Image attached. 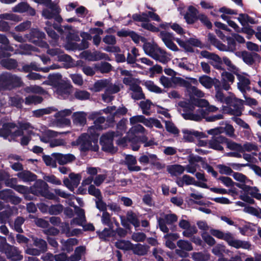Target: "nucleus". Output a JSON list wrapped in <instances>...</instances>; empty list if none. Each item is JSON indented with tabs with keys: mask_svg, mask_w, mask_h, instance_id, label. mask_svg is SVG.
Instances as JSON below:
<instances>
[{
	"mask_svg": "<svg viewBox=\"0 0 261 261\" xmlns=\"http://www.w3.org/2000/svg\"><path fill=\"white\" fill-rule=\"evenodd\" d=\"M178 111L186 120L199 121L211 112H216L218 108L210 105L205 99L195 100L194 105L185 101L179 103Z\"/></svg>",
	"mask_w": 261,
	"mask_h": 261,
	"instance_id": "f257e3e1",
	"label": "nucleus"
},
{
	"mask_svg": "<svg viewBox=\"0 0 261 261\" xmlns=\"http://www.w3.org/2000/svg\"><path fill=\"white\" fill-rule=\"evenodd\" d=\"M210 232L213 236L225 241L228 244L236 249L242 248L251 250V244L249 242L236 239L230 232L224 233L219 230L212 229Z\"/></svg>",
	"mask_w": 261,
	"mask_h": 261,
	"instance_id": "f03ea898",
	"label": "nucleus"
},
{
	"mask_svg": "<svg viewBox=\"0 0 261 261\" xmlns=\"http://www.w3.org/2000/svg\"><path fill=\"white\" fill-rule=\"evenodd\" d=\"M154 12L155 11H148L142 13L140 14H135L133 15L132 18L135 21L142 22L141 27L144 29L152 32H158L159 31V28L149 23V18L158 22L161 21L160 16L157 14L155 13Z\"/></svg>",
	"mask_w": 261,
	"mask_h": 261,
	"instance_id": "7ed1b4c3",
	"label": "nucleus"
},
{
	"mask_svg": "<svg viewBox=\"0 0 261 261\" xmlns=\"http://www.w3.org/2000/svg\"><path fill=\"white\" fill-rule=\"evenodd\" d=\"M0 252L5 253L12 261L21 260L23 258L18 248L8 244L6 238L2 236H0Z\"/></svg>",
	"mask_w": 261,
	"mask_h": 261,
	"instance_id": "20e7f679",
	"label": "nucleus"
},
{
	"mask_svg": "<svg viewBox=\"0 0 261 261\" xmlns=\"http://www.w3.org/2000/svg\"><path fill=\"white\" fill-rule=\"evenodd\" d=\"M67 132L59 133L57 132L51 130L49 129H45L42 131V135L39 136L40 140L41 142L49 144V146L51 148L58 146L65 145L66 142L64 140L62 139H56L50 140L51 138L56 137L59 135L66 134Z\"/></svg>",
	"mask_w": 261,
	"mask_h": 261,
	"instance_id": "39448f33",
	"label": "nucleus"
},
{
	"mask_svg": "<svg viewBox=\"0 0 261 261\" xmlns=\"http://www.w3.org/2000/svg\"><path fill=\"white\" fill-rule=\"evenodd\" d=\"M77 144L80 146L81 150L83 151H96L99 148L97 141L92 139L88 134H83L79 137L77 140Z\"/></svg>",
	"mask_w": 261,
	"mask_h": 261,
	"instance_id": "423d86ee",
	"label": "nucleus"
},
{
	"mask_svg": "<svg viewBox=\"0 0 261 261\" xmlns=\"http://www.w3.org/2000/svg\"><path fill=\"white\" fill-rule=\"evenodd\" d=\"M117 135L114 132H109L101 136L100 142L103 150L112 153L116 151L113 141L114 137Z\"/></svg>",
	"mask_w": 261,
	"mask_h": 261,
	"instance_id": "0eeeda50",
	"label": "nucleus"
},
{
	"mask_svg": "<svg viewBox=\"0 0 261 261\" xmlns=\"http://www.w3.org/2000/svg\"><path fill=\"white\" fill-rule=\"evenodd\" d=\"M230 106L228 112L231 115L240 116L242 114V110L244 104V101L237 98L233 96H230V100L229 103H227Z\"/></svg>",
	"mask_w": 261,
	"mask_h": 261,
	"instance_id": "6e6552de",
	"label": "nucleus"
},
{
	"mask_svg": "<svg viewBox=\"0 0 261 261\" xmlns=\"http://www.w3.org/2000/svg\"><path fill=\"white\" fill-rule=\"evenodd\" d=\"M177 220V217L174 214H167L164 218H159L158 220V225L160 230L164 233L169 232V228L167 224H171Z\"/></svg>",
	"mask_w": 261,
	"mask_h": 261,
	"instance_id": "1a4fd4ad",
	"label": "nucleus"
},
{
	"mask_svg": "<svg viewBox=\"0 0 261 261\" xmlns=\"http://www.w3.org/2000/svg\"><path fill=\"white\" fill-rule=\"evenodd\" d=\"M200 55L202 57L210 60V64L215 68L217 69H222V60L218 55L207 50H202L200 53Z\"/></svg>",
	"mask_w": 261,
	"mask_h": 261,
	"instance_id": "9d476101",
	"label": "nucleus"
},
{
	"mask_svg": "<svg viewBox=\"0 0 261 261\" xmlns=\"http://www.w3.org/2000/svg\"><path fill=\"white\" fill-rule=\"evenodd\" d=\"M236 55L241 58L243 61L249 65H252L256 61H259L260 58L256 53H250L246 51H238L235 53Z\"/></svg>",
	"mask_w": 261,
	"mask_h": 261,
	"instance_id": "9b49d317",
	"label": "nucleus"
},
{
	"mask_svg": "<svg viewBox=\"0 0 261 261\" xmlns=\"http://www.w3.org/2000/svg\"><path fill=\"white\" fill-rule=\"evenodd\" d=\"M226 138L223 136H213L208 142L210 148L218 151H223L224 148L222 144L225 143Z\"/></svg>",
	"mask_w": 261,
	"mask_h": 261,
	"instance_id": "f8f14e48",
	"label": "nucleus"
},
{
	"mask_svg": "<svg viewBox=\"0 0 261 261\" xmlns=\"http://www.w3.org/2000/svg\"><path fill=\"white\" fill-rule=\"evenodd\" d=\"M51 156L55 159L60 165H65L72 162L75 160V157L72 154H63L60 153H53Z\"/></svg>",
	"mask_w": 261,
	"mask_h": 261,
	"instance_id": "ddd939ff",
	"label": "nucleus"
},
{
	"mask_svg": "<svg viewBox=\"0 0 261 261\" xmlns=\"http://www.w3.org/2000/svg\"><path fill=\"white\" fill-rule=\"evenodd\" d=\"M30 35L31 37L30 38V40L32 42L35 44L40 43V45L42 47H48V44L46 42H39V40L44 38L45 37V34L42 32H41L37 29H32L31 31Z\"/></svg>",
	"mask_w": 261,
	"mask_h": 261,
	"instance_id": "4468645a",
	"label": "nucleus"
},
{
	"mask_svg": "<svg viewBox=\"0 0 261 261\" xmlns=\"http://www.w3.org/2000/svg\"><path fill=\"white\" fill-rule=\"evenodd\" d=\"M61 9L59 6L55 3L46 7L44 8L42 11V16L45 19H53V17L55 14L57 13H60Z\"/></svg>",
	"mask_w": 261,
	"mask_h": 261,
	"instance_id": "2eb2a0df",
	"label": "nucleus"
},
{
	"mask_svg": "<svg viewBox=\"0 0 261 261\" xmlns=\"http://www.w3.org/2000/svg\"><path fill=\"white\" fill-rule=\"evenodd\" d=\"M182 133L184 138L189 142L194 141L195 138H202L206 137V136L203 133L194 130L185 129L182 130Z\"/></svg>",
	"mask_w": 261,
	"mask_h": 261,
	"instance_id": "dca6fc26",
	"label": "nucleus"
},
{
	"mask_svg": "<svg viewBox=\"0 0 261 261\" xmlns=\"http://www.w3.org/2000/svg\"><path fill=\"white\" fill-rule=\"evenodd\" d=\"M71 87L69 84L64 82L56 88V93L60 98H65L70 94Z\"/></svg>",
	"mask_w": 261,
	"mask_h": 261,
	"instance_id": "f3484780",
	"label": "nucleus"
},
{
	"mask_svg": "<svg viewBox=\"0 0 261 261\" xmlns=\"http://www.w3.org/2000/svg\"><path fill=\"white\" fill-rule=\"evenodd\" d=\"M152 58L162 63H166L170 60L169 54L159 46Z\"/></svg>",
	"mask_w": 261,
	"mask_h": 261,
	"instance_id": "a211bd4d",
	"label": "nucleus"
},
{
	"mask_svg": "<svg viewBox=\"0 0 261 261\" xmlns=\"http://www.w3.org/2000/svg\"><path fill=\"white\" fill-rule=\"evenodd\" d=\"M64 82L62 79V75L59 73H56L49 74L48 76V81H44L43 84L51 85L57 88Z\"/></svg>",
	"mask_w": 261,
	"mask_h": 261,
	"instance_id": "6ab92c4d",
	"label": "nucleus"
},
{
	"mask_svg": "<svg viewBox=\"0 0 261 261\" xmlns=\"http://www.w3.org/2000/svg\"><path fill=\"white\" fill-rule=\"evenodd\" d=\"M61 243L62 245L61 250L70 253L73 251V246L77 244L78 241L75 238H70L66 240H62Z\"/></svg>",
	"mask_w": 261,
	"mask_h": 261,
	"instance_id": "aec40b11",
	"label": "nucleus"
},
{
	"mask_svg": "<svg viewBox=\"0 0 261 261\" xmlns=\"http://www.w3.org/2000/svg\"><path fill=\"white\" fill-rule=\"evenodd\" d=\"M137 161L135 156L132 155H127L125 158V164L127 165L130 171H139L141 168L137 166Z\"/></svg>",
	"mask_w": 261,
	"mask_h": 261,
	"instance_id": "412c9836",
	"label": "nucleus"
},
{
	"mask_svg": "<svg viewBox=\"0 0 261 261\" xmlns=\"http://www.w3.org/2000/svg\"><path fill=\"white\" fill-rule=\"evenodd\" d=\"M103 111L106 114H110L113 117L115 116H119L123 115L127 112V109L124 107H120L116 109L115 106L108 107L107 108L103 110Z\"/></svg>",
	"mask_w": 261,
	"mask_h": 261,
	"instance_id": "4be33fe9",
	"label": "nucleus"
},
{
	"mask_svg": "<svg viewBox=\"0 0 261 261\" xmlns=\"http://www.w3.org/2000/svg\"><path fill=\"white\" fill-rule=\"evenodd\" d=\"M130 91V95L131 97L136 100L144 99L145 96L143 92L142 88L137 84L134 87H133L129 90Z\"/></svg>",
	"mask_w": 261,
	"mask_h": 261,
	"instance_id": "5701e85b",
	"label": "nucleus"
},
{
	"mask_svg": "<svg viewBox=\"0 0 261 261\" xmlns=\"http://www.w3.org/2000/svg\"><path fill=\"white\" fill-rule=\"evenodd\" d=\"M149 247L141 244H133L132 250L135 254L143 256L147 254Z\"/></svg>",
	"mask_w": 261,
	"mask_h": 261,
	"instance_id": "b1692460",
	"label": "nucleus"
},
{
	"mask_svg": "<svg viewBox=\"0 0 261 261\" xmlns=\"http://www.w3.org/2000/svg\"><path fill=\"white\" fill-rule=\"evenodd\" d=\"M118 34L119 36H130L132 40L136 43H139L140 41L143 43L146 41V39L145 37L139 36L133 31H123L119 32Z\"/></svg>",
	"mask_w": 261,
	"mask_h": 261,
	"instance_id": "393cba45",
	"label": "nucleus"
},
{
	"mask_svg": "<svg viewBox=\"0 0 261 261\" xmlns=\"http://www.w3.org/2000/svg\"><path fill=\"white\" fill-rule=\"evenodd\" d=\"M237 77L239 80L238 87L240 91L243 92L250 89V82L247 77L241 74H237Z\"/></svg>",
	"mask_w": 261,
	"mask_h": 261,
	"instance_id": "a878e982",
	"label": "nucleus"
},
{
	"mask_svg": "<svg viewBox=\"0 0 261 261\" xmlns=\"http://www.w3.org/2000/svg\"><path fill=\"white\" fill-rule=\"evenodd\" d=\"M186 91L191 99L194 97L202 98L204 96V93L201 90L192 86L191 83L186 88Z\"/></svg>",
	"mask_w": 261,
	"mask_h": 261,
	"instance_id": "bb28decb",
	"label": "nucleus"
},
{
	"mask_svg": "<svg viewBox=\"0 0 261 261\" xmlns=\"http://www.w3.org/2000/svg\"><path fill=\"white\" fill-rule=\"evenodd\" d=\"M158 47V45L154 42H148L146 41L143 45V48L145 53L151 58Z\"/></svg>",
	"mask_w": 261,
	"mask_h": 261,
	"instance_id": "cd10ccee",
	"label": "nucleus"
},
{
	"mask_svg": "<svg viewBox=\"0 0 261 261\" xmlns=\"http://www.w3.org/2000/svg\"><path fill=\"white\" fill-rule=\"evenodd\" d=\"M74 123L83 125L86 123V114L83 112H75L72 115Z\"/></svg>",
	"mask_w": 261,
	"mask_h": 261,
	"instance_id": "c85d7f7f",
	"label": "nucleus"
},
{
	"mask_svg": "<svg viewBox=\"0 0 261 261\" xmlns=\"http://www.w3.org/2000/svg\"><path fill=\"white\" fill-rule=\"evenodd\" d=\"M36 184L37 187L40 186L42 189L40 191L42 195L49 199H54L55 198V195L53 193L47 191L48 186L45 181L41 180Z\"/></svg>",
	"mask_w": 261,
	"mask_h": 261,
	"instance_id": "c756f323",
	"label": "nucleus"
},
{
	"mask_svg": "<svg viewBox=\"0 0 261 261\" xmlns=\"http://www.w3.org/2000/svg\"><path fill=\"white\" fill-rule=\"evenodd\" d=\"M85 247L79 246L76 247L74 254L69 257L68 261H79L81 260L82 255L85 254Z\"/></svg>",
	"mask_w": 261,
	"mask_h": 261,
	"instance_id": "7c9ffc66",
	"label": "nucleus"
},
{
	"mask_svg": "<svg viewBox=\"0 0 261 261\" xmlns=\"http://www.w3.org/2000/svg\"><path fill=\"white\" fill-rule=\"evenodd\" d=\"M17 176L24 182L34 181L36 178L34 174L28 170H23L18 173Z\"/></svg>",
	"mask_w": 261,
	"mask_h": 261,
	"instance_id": "2f4dec72",
	"label": "nucleus"
},
{
	"mask_svg": "<svg viewBox=\"0 0 261 261\" xmlns=\"http://www.w3.org/2000/svg\"><path fill=\"white\" fill-rule=\"evenodd\" d=\"M16 127L15 124L13 123H5L0 129V136L6 138L12 132V129Z\"/></svg>",
	"mask_w": 261,
	"mask_h": 261,
	"instance_id": "473e14b6",
	"label": "nucleus"
},
{
	"mask_svg": "<svg viewBox=\"0 0 261 261\" xmlns=\"http://www.w3.org/2000/svg\"><path fill=\"white\" fill-rule=\"evenodd\" d=\"M185 170V167L180 165H173L167 167L168 172L172 176L180 175Z\"/></svg>",
	"mask_w": 261,
	"mask_h": 261,
	"instance_id": "72a5a7b5",
	"label": "nucleus"
},
{
	"mask_svg": "<svg viewBox=\"0 0 261 261\" xmlns=\"http://www.w3.org/2000/svg\"><path fill=\"white\" fill-rule=\"evenodd\" d=\"M33 245L37 247L41 253H43L47 251V245L45 241L42 239L33 237Z\"/></svg>",
	"mask_w": 261,
	"mask_h": 261,
	"instance_id": "f704fd0d",
	"label": "nucleus"
},
{
	"mask_svg": "<svg viewBox=\"0 0 261 261\" xmlns=\"http://www.w3.org/2000/svg\"><path fill=\"white\" fill-rule=\"evenodd\" d=\"M9 78V73H5L0 75V89L11 88Z\"/></svg>",
	"mask_w": 261,
	"mask_h": 261,
	"instance_id": "c9c22d12",
	"label": "nucleus"
},
{
	"mask_svg": "<svg viewBox=\"0 0 261 261\" xmlns=\"http://www.w3.org/2000/svg\"><path fill=\"white\" fill-rule=\"evenodd\" d=\"M126 220L136 228L140 226L138 216L132 211L127 212L126 216Z\"/></svg>",
	"mask_w": 261,
	"mask_h": 261,
	"instance_id": "e433bc0d",
	"label": "nucleus"
},
{
	"mask_svg": "<svg viewBox=\"0 0 261 261\" xmlns=\"http://www.w3.org/2000/svg\"><path fill=\"white\" fill-rule=\"evenodd\" d=\"M116 247L124 251L132 250L133 244L129 241L118 240L115 243Z\"/></svg>",
	"mask_w": 261,
	"mask_h": 261,
	"instance_id": "4c0bfd02",
	"label": "nucleus"
},
{
	"mask_svg": "<svg viewBox=\"0 0 261 261\" xmlns=\"http://www.w3.org/2000/svg\"><path fill=\"white\" fill-rule=\"evenodd\" d=\"M123 87V86L121 84H112L109 80L108 85L107 86V88L106 89V90L107 92L113 94L119 92L121 89H122Z\"/></svg>",
	"mask_w": 261,
	"mask_h": 261,
	"instance_id": "58836bf2",
	"label": "nucleus"
},
{
	"mask_svg": "<svg viewBox=\"0 0 261 261\" xmlns=\"http://www.w3.org/2000/svg\"><path fill=\"white\" fill-rule=\"evenodd\" d=\"M199 83L205 88L210 89L214 85V80L207 75H202L199 78Z\"/></svg>",
	"mask_w": 261,
	"mask_h": 261,
	"instance_id": "ea45409f",
	"label": "nucleus"
},
{
	"mask_svg": "<svg viewBox=\"0 0 261 261\" xmlns=\"http://www.w3.org/2000/svg\"><path fill=\"white\" fill-rule=\"evenodd\" d=\"M129 121L132 125H134L138 123H142L145 126L149 125L148 119H146L143 115H137L132 117L129 118Z\"/></svg>",
	"mask_w": 261,
	"mask_h": 261,
	"instance_id": "a19ab883",
	"label": "nucleus"
},
{
	"mask_svg": "<svg viewBox=\"0 0 261 261\" xmlns=\"http://www.w3.org/2000/svg\"><path fill=\"white\" fill-rule=\"evenodd\" d=\"M192 257L195 261H207L210 258V255L206 252H193Z\"/></svg>",
	"mask_w": 261,
	"mask_h": 261,
	"instance_id": "79ce46f5",
	"label": "nucleus"
},
{
	"mask_svg": "<svg viewBox=\"0 0 261 261\" xmlns=\"http://www.w3.org/2000/svg\"><path fill=\"white\" fill-rule=\"evenodd\" d=\"M0 19L18 22L21 20V18L13 13H6L0 14Z\"/></svg>",
	"mask_w": 261,
	"mask_h": 261,
	"instance_id": "37998d69",
	"label": "nucleus"
},
{
	"mask_svg": "<svg viewBox=\"0 0 261 261\" xmlns=\"http://www.w3.org/2000/svg\"><path fill=\"white\" fill-rule=\"evenodd\" d=\"M238 19L243 26H245L248 23H255L254 19L246 14H239Z\"/></svg>",
	"mask_w": 261,
	"mask_h": 261,
	"instance_id": "c03bdc74",
	"label": "nucleus"
},
{
	"mask_svg": "<svg viewBox=\"0 0 261 261\" xmlns=\"http://www.w3.org/2000/svg\"><path fill=\"white\" fill-rule=\"evenodd\" d=\"M115 221V218H112L110 214L107 211L103 212L101 216V222L103 224L109 227H113V222Z\"/></svg>",
	"mask_w": 261,
	"mask_h": 261,
	"instance_id": "a18cd8bd",
	"label": "nucleus"
},
{
	"mask_svg": "<svg viewBox=\"0 0 261 261\" xmlns=\"http://www.w3.org/2000/svg\"><path fill=\"white\" fill-rule=\"evenodd\" d=\"M225 144L226 145L227 148L230 150L241 152L243 149L241 144L236 143L233 141L228 140L227 138Z\"/></svg>",
	"mask_w": 261,
	"mask_h": 261,
	"instance_id": "49530a36",
	"label": "nucleus"
},
{
	"mask_svg": "<svg viewBox=\"0 0 261 261\" xmlns=\"http://www.w3.org/2000/svg\"><path fill=\"white\" fill-rule=\"evenodd\" d=\"M144 86L146 88L150 91L154 92L156 93H161L164 90L161 88L155 85L152 82L150 81H147L144 82Z\"/></svg>",
	"mask_w": 261,
	"mask_h": 261,
	"instance_id": "de8ad7c7",
	"label": "nucleus"
},
{
	"mask_svg": "<svg viewBox=\"0 0 261 261\" xmlns=\"http://www.w3.org/2000/svg\"><path fill=\"white\" fill-rule=\"evenodd\" d=\"M1 65L8 69H12L17 67V63L16 60L12 59H3L1 62Z\"/></svg>",
	"mask_w": 261,
	"mask_h": 261,
	"instance_id": "09e8293b",
	"label": "nucleus"
},
{
	"mask_svg": "<svg viewBox=\"0 0 261 261\" xmlns=\"http://www.w3.org/2000/svg\"><path fill=\"white\" fill-rule=\"evenodd\" d=\"M109 80L107 79L100 80L95 83L94 89L95 92H99L103 89H107Z\"/></svg>",
	"mask_w": 261,
	"mask_h": 261,
	"instance_id": "8fccbe9b",
	"label": "nucleus"
},
{
	"mask_svg": "<svg viewBox=\"0 0 261 261\" xmlns=\"http://www.w3.org/2000/svg\"><path fill=\"white\" fill-rule=\"evenodd\" d=\"M123 83L125 85L129 86V89H131L133 87L135 86L137 84H139L138 79L133 77V75L129 77H124L123 79Z\"/></svg>",
	"mask_w": 261,
	"mask_h": 261,
	"instance_id": "3c124183",
	"label": "nucleus"
},
{
	"mask_svg": "<svg viewBox=\"0 0 261 261\" xmlns=\"http://www.w3.org/2000/svg\"><path fill=\"white\" fill-rule=\"evenodd\" d=\"M152 105V102L149 99H147L144 101H141L139 103V106L141 108L143 113L146 115H150L149 110H150Z\"/></svg>",
	"mask_w": 261,
	"mask_h": 261,
	"instance_id": "603ef678",
	"label": "nucleus"
},
{
	"mask_svg": "<svg viewBox=\"0 0 261 261\" xmlns=\"http://www.w3.org/2000/svg\"><path fill=\"white\" fill-rule=\"evenodd\" d=\"M43 99L41 97L36 95H30L25 98V103L26 105L37 104L42 102Z\"/></svg>",
	"mask_w": 261,
	"mask_h": 261,
	"instance_id": "864d4df0",
	"label": "nucleus"
},
{
	"mask_svg": "<svg viewBox=\"0 0 261 261\" xmlns=\"http://www.w3.org/2000/svg\"><path fill=\"white\" fill-rule=\"evenodd\" d=\"M28 4L25 2L18 3L12 8V11L15 13H23L26 12V9L28 8Z\"/></svg>",
	"mask_w": 261,
	"mask_h": 261,
	"instance_id": "5fc2aeb1",
	"label": "nucleus"
},
{
	"mask_svg": "<svg viewBox=\"0 0 261 261\" xmlns=\"http://www.w3.org/2000/svg\"><path fill=\"white\" fill-rule=\"evenodd\" d=\"M174 40L176 41V42L180 47H182L184 49L186 52H194V49L193 47L189 43L188 40L187 41H182L179 38H176Z\"/></svg>",
	"mask_w": 261,
	"mask_h": 261,
	"instance_id": "6e6d98bb",
	"label": "nucleus"
},
{
	"mask_svg": "<svg viewBox=\"0 0 261 261\" xmlns=\"http://www.w3.org/2000/svg\"><path fill=\"white\" fill-rule=\"evenodd\" d=\"M95 67L102 73H108L112 69V66L107 62H102L100 64L95 65Z\"/></svg>",
	"mask_w": 261,
	"mask_h": 261,
	"instance_id": "4d7b16f0",
	"label": "nucleus"
},
{
	"mask_svg": "<svg viewBox=\"0 0 261 261\" xmlns=\"http://www.w3.org/2000/svg\"><path fill=\"white\" fill-rule=\"evenodd\" d=\"M177 246L181 249L190 251L193 250V247L190 242L188 241L180 240L177 242Z\"/></svg>",
	"mask_w": 261,
	"mask_h": 261,
	"instance_id": "13d9d810",
	"label": "nucleus"
},
{
	"mask_svg": "<svg viewBox=\"0 0 261 261\" xmlns=\"http://www.w3.org/2000/svg\"><path fill=\"white\" fill-rule=\"evenodd\" d=\"M56 110L52 107L45 109H41L33 111V114L36 117H40L45 114H50L53 111H56Z\"/></svg>",
	"mask_w": 261,
	"mask_h": 261,
	"instance_id": "bf43d9fd",
	"label": "nucleus"
},
{
	"mask_svg": "<svg viewBox=\"0 0 261 261\" xmlns=\"http://www.w3.org/2000/svg\"><path fill=\"white\" fill-rule=\"evenodd\" d=\"M74 95L76 99L81 100L88 99L90 96V94L85 90H77L75 92Z\"/></svg>",
	"mask_w": 261,
	"mask_h": 261,
	"instance_id": "052dcab7",
	"label": "nucleus"
},
{
	"mask_svg": "<svg viewBox=\"0 0 261 261\" xmlns=\"http://www.w3.org/2000/svg\"><path fill=\"white\" fill-rule=\"evenodd\" d=\"M242 150L241 152H244L245 151L250 152L251 151H258V148L257 146L254 143L246 142L243 145H242Z\"/></svg>",
	"mask_w": 261,
	"mask_h": 261,
	"instance_id": "680f3d73",
	"label": "nucleus"
},
{
	"mask_svg": "<svg viewBox=\"0 0 261 261\" xmlns=\"http://www.w3.org/2000/svg\"><path fill=\"white\" fill-rule=\"evenodd\" d=\"M90 59L93 61L101 59L110 60L108 55L97 51H95L91 54V58Z\"/></svg>",
	"mask_w": 261,
	"mask_h": 261,
	"instance_id": "e2e57ef3",
	"label": "nucleus"
},
{
	"mask_svg": "<svg viewBox=\"0 0 261 261\" xmlns=\"http://www.w3.org/2000/svg\"><path fill=\"white\" fill-rule=\"evenodd\" d=\"M217 167L219 170V173L222 174L230 175L233 172V170L230 167L227 166L225 165L219 164L217 165Z\"/></svg>",
	"mask_w": 261,
	"mask_h": 261,
	"instance_id": "0e129e2a",
	"label": "nucleus"
},
{
	"mask_svg": "<svg viewBox=\"0 0 261 261\" xmlns=\"http://www.w3.org/2000/svg\"><path fill=\"white\" fill-rule=\"evenodd\" d=\"M10 81L11 88L13 86L19 87L22 85V82L21 78L10 73Z\"/></svg>",
	"mask_w": 261,
	"mask_h": 261,
	"instance_id": "69168bd1",
	"label": "nucleus"
},
{
	"mask_svg": "<svg viewBox=\"0 0 261 261\" xmlns=\"http://www.w3.org/2000/svg\"><path fill=\"white\" fill-rule=\"evenodd\" d=\"M150 158L151 159V164L157 169L160 170L165 168V165L159 161V159L155 154L151 156Z\"/></svg>",
	"mask_w": 261,
	"mask_h": 261,
	"instance_id": "338daca9",
	"label": "nucleus"
},
{
	"mask_svg": "<svg viewBox=\"0 0 261 261\" xmlns=\"http://www.w3.org/2000/svg\"><path fill=\"white\" fill-rule=\"evenodd\" d=\"M63 209V206L58 204L51 205L48 207V211L50 215H58L62 212Z\"/></svg>",
	"mask_w": 261,
	"mask_h": 261,
	"instance_id": "774afa93",
	"label": "nucleus"
}]
</instances>
